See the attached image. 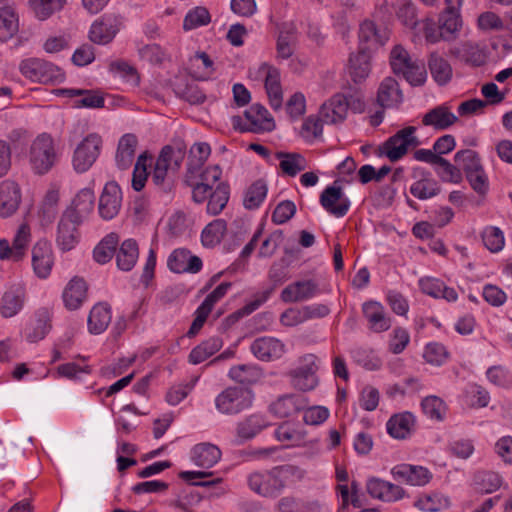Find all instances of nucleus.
<instances>
[{"label": "nucleus", "instance_id": "obj_19", "mask_svg": "<svg viewBox=\"0 0 512 512\" xmlns=\"http://www.w3.org/2000/svg\"><path fill=\"white\" fill-rule=\"evenodd\" d=\"M451 54L472 66H481L487 59L484 46L473 41L459 43L451 49Z\"/></svg>", "mask_w": 512, "mask_h": 512}, {"label": "nucleus", "instance_id": "obj_8", "mask_svg": "<svg viewBox=\"0 0 512 512\" xmlns=\"http://www.w3.org/2000/svg\"><path fill=\"white\" fill-rule=\"evenodd\" d=\"M390 37L389 29L383 24L365 20L359 29L360 49L372 53L383 46Z\"/></svg>", "mask_w": 512, "mask_h": 512}, {"label": "nucleus", "instance_id": "obj_52", "mask_svg": "<svg viewBox=\"0 0 512 512\" xmlns=\"http://www.w3.org/2000/svg\"><path fill=\"white\" fill-rule=\"evenodd\" d=\"M414 35L416 37H424L425 41L430 44L443 41L440 25H437L432 18H425L419 21L414 30Z\"/></svg>", "mask_w": 512, "mask_h": 512}, {"label": "nucleus", "instance_id": "obj_41", "mask_svg": "<svg viewBox=\"0 0 512 512\" xmlns=\"http://www.w3.org/2000/svg\"><path fill=\"white\" fill-rule=\"evenodd\" d=\"M222 346L223 341L220 337H210L192 349L189 354V361L192 364H199L219 351Z\"/></svg>", "mask_w": 512, "mask_h": 512}, {"label": "nucleus", "instance_id": "obj_7", "mask_svg": "<svg viewBox=\"0 0 512 512\" xmlns=\"http://www.w3.org/2000/svg\"><path fill=\"white\" fill-rule=\"evenodd\" d=\"M317 370V357L314 354L303 356L300 365L289 372L291 385L304 392L313 390L318 385Z\"/></svg>", "mask_w": 512, "mask_h": 512}, {"label": "nucleus", "instance_id": "obj_32", "mask_svg": "<svg viewBox=\"0 0 512 512\" xmlns=\"http://www.w3.org/2000/svg\"><path fill=\"white\" fill-rule=\"evenodd\" d=\"M189 71L196 80H208L214 74V62L206 52H196L189 60Z\"/></svg>", "mask_w": 512, "mask_h": 512}, {"label": "nucleus", "instance_id": "obj_50", "mask_svg": "<svg viewBox=\"0 0 512 512\" xmlns=\"http://www.w3.org/2000/svg\"><path fill=\"white\" fill-rule=\"evenodd\" d=\"M414 505L424 512H439L447 509L450 506V501L441 494H424L416 500Z\"/></svg>", "mask_w": 512, "mask_h": 512}, {"label": "nucleus", "instance_id": "obj_23", "mask_svg": "<svg viewBox=\"0 0 512 512\" xmlns=\"http://www.w3.org/2000/svg\"><path fill=\"white\" fill-rule=\"evenodd\" d=\"M251 352L260 360L280 358L285 352V345L273 337H260L251 344Z\"/></svg>", "mask_w": 512, "mask_h": 512}, {"label": "nucleus", "instance_id": "obj_6", "mask_svg": "<svg viewBox=\"0 0 512 512\" xmlns=\"http://www.w3.org/2000/svg\"><path fill=\"white\" fill-rule=\"evenodd\" d=\"M21 73L34 82L50 83L64 80L63 71L51 62L40 58L25 59L20 63Z\"/></svg>", "mask_w": 512, "mask_h": 512}, {"label": "nucleus", "instance_id": "obj_3", "mask_svg": "<svg viewBox=\"0 0 512 512\" xmlns=\"http://www.w3.org/2000/svg\"><path fill=\"white\" fill-rule=\"evenodd\" d=\"M248 77L257 83H264L269 103L274 110H278L283 104V91L281 86L280 71L269 65L261 63L248 70Z\"/></svg>", "mask_w": 512, "mask_h": 512}, {"label": "nucleus", "instance_id": "obj_64", "mask_svg": "<svg viewBox=\"0 0 512 512\" xmlns=\"http://www.w3.org/2000/svg\"><path fill=\"white\" fill-rule=\"evenodd\" d=\"M137 138L133 134L123 135L118 143L117 158L118 160H130L134 157L137 146Z\"/></svg>", "mask_w": 512, "mask_h": 512}, {"label": "nucleus", "instance_id": "obj_43", "mask_svg": "<svg viewBox=\"0 0 512 512\" xmlns=\"http://www.w3.org/2000/svg\"><path fill=\"white\" fill-rule=\"evenodd\" d=\"M139 256L138 245L135 240H125L116 254L117 266L123 271H130L137 262Z\"/></svg>", "mask_w": 512, "mask_h": 512}, {"label": "nucleus", "instance_id": "obj_59", "mask_svg": "<svg viewBox=\"0 0 512 512\" xmlns=\"http://www.w3.org/2000/svg\"><path fill=\"white\" fill-rule=\"evenodd\" d=\"M435 173L446 182L459 183L462 180L460 168L451 162H431Z\"/></svg>", "mask_w": 512, "mask_h": 512}, {"label": "nucleus", "instance_id": "obj_48", "mask_svg": "<svg viewBox=\"0 0 512 512\" xmlns=\"http://www.w3.org/2000/svg\"><path fill=\"white\" fill-rule=\"evenodd\" d=\"M275 437L280 442H286L288 445H301L305 441V431L298 429L290 422H283L276 430Z\"/></svg>", "mask_w": 512, "mask_h": 512}, {"label": "nucleus", "instance_id": "obj_38", "mask_svg": "<svg viewBox=\"0 0 512 512\" xmlns=\"http://www.w3.org/2000/svg\"><path fill=\"white\" fill-rule=\"evenodd\" d=\"M102 138L95 133L86 136L75 150V160H96L100 156Z\"/></svg>", "mask_w": 512, "mask_h": 512}, {"label": "nucleus", "instance_id": "obj_15", "mask_svg": "<svg viewBox=\"0 0 512 512\" xmlns=\"http://www.w3.org/2000/svg\"><path fill=\"white\" fill-rule=\"evenodd\" d=\"M391 474L396 481L413 486L425 485L430 481L432 477L427 468L409 464H400L394 466L391 469Z\"/></svg>", "mask_w": 512, "mask_h": 512}, {"label": "nucleus", "instance_id": "obj_16", "mask_svg": "<svg viewBox=\"0 0 512 512\" xmlns=\"http://www.w3.org/2000/svg\"><path fill=\"white\" fill-rule=\"evenodd\" d=\"M247 125L245 130L260 133L269 132L275 128V121L268 110L260 105L253 104L245 111Z\"/></svg>", "mask_w": 512, "mask_h": 512}, {"label": "nucleus", "instance_id": "obj_1", "mask_svg": "<svg viewBox=\"0 0 512 512\" xmlns=\"http://www.w3.org/2000/svg\"><path fill=\"white\" fill-rule=\"evenodd\" d=\"M389 63L393 73L405 79L411 86L425 84L427 80L425 63L401 44H397L391 49Z\"/></svg>", "mask_w": 512, "mask_h": 512}, {"label": "nucleus", "instance_id": "obj_9", "mask_svg": "<svg viewBox=\"0 0 512 512\" xmlns=\"http://www.w3.org/2000/svg\"><path fill=\"white\" fill-rule=\"evenodd\" d=\"M83 221L71 213L63 211L57 226L56 242L62 251L72 250L79 241V226Z\"/></svg>", "mask_w": 512, "mask_h": 512}, {"label": "nucleus", "instance_id": "obj_37", "mask_svg": "<svg viewBox=\"0 0 512 512\" xmlns=\"http://www.w3.org/2000/svg\"><path fill=\"white\" fill-rule=\"evenodd\" d=\"M464 170L472 189L484 196L488 191L489 183L482 165L479 162H469Z\"/></svg>", "mask_w": 512, "mask_h": 512}, {"label": "nucleus", "instance_id": "obj_42", "mask_svg": "<svg viewBox=\"0 0 512 512\" xmlns=\"http://www.w3.org/2000/svg\"><path fill=\"white\" fill-rule=\"evenodd\" d=\"M267 192L268 186L265 180L254 181L244 193L243 206L248 210L259 208L266 198Z\"/></svg>", "mask_w": 512, "mask_h": 512}, {"label": "nucleus", "instance_id": "obj_14", "mask_svg": "<svg viewBox=\"0 0 512 512\" xmlns=\"http://www.w3.org/2000/svg\"><path fill=\"white\" fill-rule=\"evenodd\" d=\"M328 186L320 195V203L325 210L336 217H343L349 210L350 202L347 198L343 199V191L340 186Z\"/></svg>", "mask_w": 512, "mask_h": 512}, {"label": "nucleus", "instance_id": "obj_13", "mask_svg": "<svg viewBox=\"0 0 512 512\" xmlns=\"http://www.w3.org/2000/svg\"><path fill=\"white\" fill-rule=\"evenodd\" d=\"M54 264L51 244L46 240H39L32 248V266L39 278H47Z\"/></svg>", "mask_w": 512, "mask_h": 512}, {"label": "nucleus", "instance_id": "obj_4", "mask_svg": "<svg viewBox=\"0 0 512 512\" xmlns=\"http://www.w3.org/2000/svg\"><path fill=\"white\" fill-rule=\"evenodd\" d=\"M254 400L253 392L244 387H228L215 398L216 409L225 415H236L249 409Z\"/></svg>", "mask_w": 512, "mask_h": 512}, {"label": "nucleus", "instance_id": "obj_56", "mask_svg": "<svg viewBox=\"0 0 512 512\" xmlns=\"http://www.w3.org/2000/svg\"><path fill=\"white\" fill-rule=\"evenodd\" d=\"M260 375V370L256 366L247 364L233 366L229 371L230 378L242 384L256 382Z\"/></svg>", "mask_w": 512, "mask_h": 512}, {"label": "nucleus", "instance_id": "obj_53", "mask_svg": "<svg viewBox=\"0 0 512 512\" xmlns=\"http://www.w3.org/2000/svg\"><path fill=\"white\" fill-rule=\"evenodd\" d=\"M296 43L297 37L292 28L282 30L276 44L277 58L281 60L289 59L295 51Z\"/></svg>", "mask_w": 512, "mask_h": 512}, {"label": "nucleus", "instance_id": "obj_28", "mask_svg": "<svg viewBox=\"0 0 512 512\" xmlns=\"http://www.w3.org/2000/svg\"><path fill=\"white\" fill-rule=\"evenodd\" d=\"M25 300V289L17 284L11 286L3 295L0 313L3 317L15 316L23 307Z\"/></svg>", "mask_w": 512, "mask_h": 512}, {"label": "nucleus", "instance_id": "obj_12", "mask_svg": "<svg viewBox=\"0 0 512 512\" xmlns=\"http://www.w3.org/2000/svg\"><path fill=\"white\" fill-rule=\"evenodd\" d=\"M222 170L218 164L210 162H189L185 175L187 184L207 183L208 185L218 181Z\"/></svg>", "mask_w": 512, "mask_h": 512}, {"label": "nucleus", "instance_id": "obj_40", "mask_svg": "<svg viewBox=\"0 0 512 512\" xmlns=\"http://www.w3.org/2000/svg\"><path fill=\"white\" fill-rule=\"evenodd\" d=\"M19 30V19L12 7L0 8V41L6 42Z\"/></svg>", "mask_w": 512, "mask_h": 512}, {"label": "nucleus", "instance_id": "obj_62", "mask_svg": "<svg viewBox=\"0 0 512 512\" xmlns=\"http://www.w3.org/2000/svg\"><path fill=\"white\" fill-rule=\"evenodd\" d=\"M482 239L484 245L491 252H498L504 246L503 232L497 227L489 226L485 228V230L482 233Z\"/></svg>", "mask_w": 512, "mask_h": 512}, {"label": "nucleus", "instance_id": "obj_45", "mask_svg": "<svg viewBox=\"0 0 512 512\" xmlns=\"http://www.w3.org/2000/svg\"><path fill=\"white\" fill-rule=\"evenodd\" d=\"M428 64L431 75L437 84L445 85L451 80V65L442 56L437 53H432L429 57Z\"/></svg>", "mask_w": 512, "mask_h": 512}, {"label": "nucleus", "instance_id": "obj_33", "mask_svg": "<svg viewBox=\"0 0 512 512\" xmlns=\"http://www.w3.org/2000/svg\"><path fill=\"white\" fill-rule=\"evenodd\" d=\"M221 458L220 449L211 443L197 444L192 450V460L195 465L209 469Z\"/></svg>", "mask_w": 512, "mask_h": 512}, {"label": "nucleus", "instance_id": "obj_49", "mask_svg": "<svg viewBox=\"0 0 512 512\" xmlns=\"http://www.w3.org/2000/svg\"><path fill=\"white\" fill-rule=\"evenodd\" d=\"M502 477L493 471H479L474 476V484L482 493H492L502 485Z\"/></svg>", "mask_w": 512, "mask_h": 512}, {"label": "nucleus", "instance_id": "obj_60", "mask_svg": "<svg viewBox=\"0 0 512 512\" xmlns=\"http://www.w3.org/2000/svg\"><path fill=\"white\" fill-rule=\"evenodd\" d=\"M439 190L437 183L431 179H421L410 187V193L421 200L437 195Z\"/></svg>", "mask_w": 512, "mask_h": 512}, {"label": "nucleus", "instance_id": "obj_24", "mask_svg": "<svg viewBox=\"0 0 512 512\" xmlns=\"http://www.w3.org/2000/svg\"><path fill=\"white\" fill-rule=\"evenodd\" d=\"M377 102L384 108H395L403 102V93L393 77H386L379 85Z\"/></svg>", "mask_w": 512, "mask_h": 512}, {"label": "nucleus", "instance_id": "obj_54", "mask_svg": "<svg viewBox=\"0 0 512 512\" xmlns=\"http://www.w3.org/2000/svg\"><path fill=\"white\" fill-rule=\"evenodd\" d=\"M211 16L205 7H195L187 12L183 20V29L190 31L210 23Z\"/></svg>", "mask_w": 512, "mask_h": 512}, {"label": "nucleus", "instance_id": "obj_26", "mask_svg": "<svg viewBox=\"0 0 512 512\" xmlns=\"http://www.w3.org/2000/svg\"><path fill=\"white\" fill-rule=\"evenodd\" d=\"M95 195L93 190L84 188L80 190L71 204L64 210L83 221L91 214L94 208Z\"/></svg>", "mask_w": 512, "mask_h": 512}, {"label": "nucleus", "instance_id": "obj_55", "mask_svg": "<svg viewBox=\"0 0 512 512\" xmlns=\"http://www.w3.org/2000/svg\"><path fill=\"white\" fill-rule=\"evenodd\" d=\"M299 134L306 142L312 143L322 137L323 122L318 116L311 115L303 121Z\"/></svg>", "mask_w": 512, "mask_h": 512}, {"label": "nucleus", "instance_id": "obj_61", "mask_svg": "<svg viewBox=\"0 0 512 512\" xmlns=\"http://www.w3.org/2000/svg\"><path fill=\"white\" fill-rule=\"evenodd\" d=\"M424 413L431 419L442 420L446 411L445 403L437 396H428L422 401Z\"/></svg>", "mask_w": 512, "mask_h": 512}, {"label": "nucleus", "instance_id": "obj_63", "mask_svg": "<svg viewBox=\"0 0 512 512\" xmlns=\"http://www.w3.org/2000/svg\"><path fill=\"white\" fill-rule=\"evenodd\" d=\"M477 25L478 28L482 31H499L506 27L502 18L491 11L481 13L478 16Z\"/></svg>", "mask_w": 512, "mask_h": 512}, {"label": "nucleus", "instance_id": "obj_10", "mask_svg": "<svg viewBox=\"0 0 512 512\" xmlns=\"http://www.w3.org/2000/svg\"><path fill=\"white\" fill-rule=\"evenodd\" d=\"M121 205L122 191L120 186L114 181L106 183L98 202L100 217L104 220L115 218L120 212Z\"/></svg>", "mask_w": 512, "mask_h": 512}, {"label": "nucleus", "instance_id": "obj_20", "mask_svg": "<svg viewBox=\"0 0 512 512\" xmlns=\"http://www.w3.org/2000/svg\"><path fill=\"white\" fill-rule=\"evenodd\" d=\"M308 405L305 396L301 394H288L279 397L275 402L270 405V411L280 417H289L301 410H304Z\"/></svg>", "mask_w": 512, "mask_h": 512}, {"label": "nucleus", "instance_id": "obj_36", "mask_svg": "<svg viewBox=\"0 0 512 512\" xmlns=\"http://www.w3.org/2000/svg\"><path fill=\"white\" fill-rule=\"evenodd\" d=\"M111 322V309L108 304L98 303L88 316V329L93 334L104 332Z\"/></svg>", "mask_w": 512, "mask_h": 512}, {"label": "nucleus", "instance_id": "obj_30", "mask_svg": "<svg viewBox=\"0 0 512 512\" xmlns=\"http://www.w3.org/2000/svg\"><path fill=\"white\" fill-rule=\"evenodd\" d=\"M443 41L455 39L462 27V19L459 9L445 8L438 19Z\"/></svg>", "mask_w": 512, "mask_h": 512}, {"label": "nucleus", "instance_id": "obj_31", "mask_svg": "<svg viewBox=\"0 0 512 512\" xmlns=\"http://www.w3.org/2000/svg\"><path fill=\"white\" fill-rule=\"evenodd\" d=\"M455 148V139L451 135L440 137L432 149H419L414 153L415 160H444L442 155L451 152Z\"/></svg>", "mask_w": 512, "mask_h": 512}, {"label": "nucleus", "instance_id": "obj_39", "mask_svg": "<svg viewBox=\"0 0 512 512\" xmlns=\"http://www.w3.org/2000/svg\"><path fill=\"white\" fill-rule=\"evenodd\" d=\"M414 422V416L409 412L397 414L387 422V431L393 438L404 439L409 435Z\"/></svg>", "mask_w": 512, "mask_h": 512}, {"label": "nucleus", "instance_id": "obj_47", "mask_svg": "<svg viewBox=\"0 0 512 512\" xmlns=\"http://www.w3.org/2000/svg\"><path fill=\"white\" fill-rule=\"evenodd\" d=\"M227 225L225 220L216 219L209 223L202 231L201 240L204 246L213 247L219 244L225 235Z\"/></svg>", "mask_w": 512, "mask_h": 512}, {"label": "nucleus", "instance_id": "obj_22", "mask_svg": "<svg viewBox=\"0 0 512 512\" xmlns=\"http://www.w3.org/2000/svg\"><path fill=\"white\" fill-rule=\"evenodd\" d=\"M119 28L112 16H103L94 21L89 30V38L97 44H107L116 36Z\"/></svg>", "mask_w": 512, "mask_h": 512}, {"label": "nucleus", "instance_id": "obj_58", "mask_svg": "<svg viewBox=\"0 0 512 512\" xmlns=\"http://www.w3.org/2000/svg\"><path fill=\"white\" fill-rule=\"evenodd\" d=\"M34 160H50L54 157L53 141L48 135H41L32 145Z\"/></svg>", "mask_w": 512, "mask_h": 512}, {"label": "nucleus", "instance_id": "obj_29", "mask_svg": "<svg viewBox=\"0 0 512 512\" xmlns=\"http://www.w3.org/2000/svg\"><path fill=\"white\" fill-rule=\"evenodd\" d=\"M363 313L370 324V328L375 332H383L390 328L391 321L387 317L384 307L375 301H369L363 304Z\"/></svg>", "mask_w": 512, "mask_h": 512}, {"label": "nucleus", "instance_id": "obj_51", "mask_svg": "<svg viewBox=\"0 0 512 512\" xmlns=\"http://www.w3.org/2000/svg\"><path fill=\"white\" fill-rule=\"evenodd\" d=\"M229 200V186L225 183L217 185L210 193L207 203V212L211 215H218L226 207Z\"/></svg>", "mask_w": 512, "mask_h": 512}, {"label": "nucleus", "instance_id": "obj_5", "mask_svg": "<svg viewBox=\"0 0 512 512\" xmlns=\"http://www.w3.org/2000/svg\"><path fill=\"white\" fill-rule=\"evenodd\" d=\"M419 145L416 136V128L413 126L405 127L391 136L377 149L375 153L379 157H387L389 160H398L404 157L408 151L415 149Z\"/></svg>", "mask_w": 512, "mask_h": 512}, {"label": "nucleus", "instance_id": "obj_35", "mask_svg": "<svg viewBox=\"0 0 512 512\" xmlns=\"http://www.w3.org/2000/svg\"><path fill=\"white\" fill-rule=\"evenodd\" d=\"M457 121V116L447 106L440 105L423 117V124L436 129H446Z\"/></svg>", "mask_w": 512, "mask_h": 512}, {"label": "nucleus", "instance_id": "obj_34", "mask_svg": "<svg viewBox=\"0 0 512 512\" xmlns=\"http://www.w3.org/2000/svg\"><path fill=\"white\" fill-rule=\"evenodd\" d=\"M269 426L267 419L260 414H251L237 424L236 433L242 440L254 438Z\"/></svg>", "mask_w": 512, "mask_h": 512}, {"label": "nucleus", "instance_id": "obj_46", "mask_svg": "<svg viewBox=\"0 0 512 512\" xmlns=\"http://www.w3.org/2000/svg\"><path fill=\"white\" fill-rule=\"evenodd\" d=\"M119 237L116 233H110L105 236L95 247L93 256L96 262L105 264L109 262L115 254Z\"/></svg>", "mask_w": 512, "mask_h": 512}, {"label": "nucleus", "instance_id": "obj_11", "mask_svg": "<svg viewBox=\"0 0 512 512\" xmlns=\"http://www.w3.org/2000/svg\"><path fill=\"white\" fill-rule=\"evenodd\" d=\"M350 105L346 96L336 94L322 104L318 117L326 124L340 123L346 118Z\"/></svg>", "mask_w": 512, "mask_h": 512}, {"label": "nucleus", "instance_id": "obj_25", "mask_svg": "<svg viewBox=\"0 0 512 512\" xmlns=\"http://www.w3.org/2000/svg\"><path fill=\"white\" fill-rule=\"evenodd\" d=\"M372 53L360 49L349 58L348 73L355 83L364 81L371 72Z\"/></svg>", "mask_w": 512, "mask_h": 512}, {"label": "nucleus", "instance_id": "obj_21", "mask_svg": "<svg viewBox=\"0 0 512 512\" xmlns=\"http://www.w3.org/2000/svg\"><path fill=\"white\" fill-rule=\"evenodd\" d=\"M318 293V284L313 280L297 281L286 286L281 292V299L286 303L302 302Z\"/></svg>", "mask_w": 512, "mask_h": 512}, {"label": "nucleus", "instance_id": "obj_17", "mask_svg": "<svg viewBox=\"0 0 512 512\" xmlns=\"http://www.w3.org/2000/svg\"><path fill=\"white\" fill-rule=\"evenodd\" d=\"M366 489L371 497L384 502H395L402 499L405 495V490L401 486L379 478L369 479Z\"/></svg>", "mask_w": 512, "mask_h": 512}, {"label": "nucleus", "instance_id": "obj_44", "mask_svg": "<svg viewBox=\"0 0 512 512\" xmlns=\"http://www.w3.org/2000/svg\"><path fill=\"white\" fill-rule=\"evenodd\" d=\"M28 4L34 16L40 21H45L62 10L66 0H28Z\"/></svg>", "mask_w": 512, "mask_h": 512}, {"label": "nucleus", "instance_id": "obj_27", "mask_svg": "<svg viewBox=\"0 0 512 512\" xmlns=\"http://www.w3.org/2000/svg\"><path fill=\"white\" fill-rule=\"evenodd\" d=\"M62 297L67 309H78L87 297L86 282L79 277L72 278L65 287Z\"/></svg>", "mask_w": 512, "mask_h": 512}, {"label": "nucleus", "instance_id": "obj_18", "mask_svg": "<svg viewBox=\"0 0 512 512\" xmlns=\"http://www.w3.org/2000/svg\"><path fill=\"white\" fill-rule=\"evenodd\" d=\"M20 203V186L12 180L2 181L0 183V216H12L18 210Z\"/></svg>", "mask_w": 512, "mask_h": 512}, {"label": "nucleus", "instance_id": "obj_57", "mask_svg": "<svg viewBox=\"0 0 512 512\" xmlns=\"http://www.w3.org/2000/svg\"><path fill=\"white\" fill-rule=\"evenodd\" d=\"M50 317L47 311L43 310L38 313L35 324L28 329L26 338L29 342H37L42 340L50 330Z\"/></svg>", "mask_w": 512, "mask_h": 512}, {"label": "nucleus", "instance_id": "obj_2", "mask_svg": "<svg viewBox=\"0 0 512 512\" xmlns=\"http://www.w3.org/2000/svg\"><path fill=\"white\" fill-rule=\"evenodd\" d=\"M291 474L290 466H277L270 470L254 471L248 476L252 491L264 497H277L285 488Z\"/></svg>", "mask_w": 512, "mask_h": 512}]
</instances>
